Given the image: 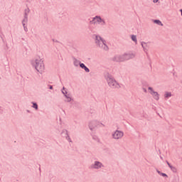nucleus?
<instances>
[{
  "mask_svg": "<svg viewBox=\"0 0 182 182\" xmlns=\"http://www.w3.org/2000/svg\"><path fill=\"white\" fill-rule=\"evenodd\" d=\"M33 65L36 68V70L39 72V73H42L43 70H45V64L43 63V60L41 58V57H37L33 61Z\"/></svg>",
  "mask_w": 182,
  "mask_h": 182,
  "instance_id": "f257e3e1",
  "label": "nucleus"
},
{
  "mask_svg": "<svg viewBox=\"0 0 182 182\" xmlns=\"http://www.w3.org/2000/svg\"><path fill=\"white\" fill-rule=\"evenodd\" d=\"M95 43L102 48L105 50H107L108 48L106 45V41H105L100 36H95Z\"/></svg>",
  "mask_w": 182,
  "mask_h": 182,
  "instance_id": "f03ea898",
  "label": "nucleus"
},
{
  "mask_svg": "<svg viewBox=\"0 0 182 182\" xmlns=\"http://www.w3.org/2000/svg\"><path fill=\"white\" fill-rule=\"evenodd\" d=\"M90 23H91V25H106V21H105L101 16H97L92 18Z\"/></svg>",
  "mask_w": 182,
  "mask_h": 182,
  "instance_id": "7ed1b4c3",
  "label": "nucleus"
},
{
  "mask_svg": "<svg viewBox=\"0 0 182 182\" xmlns=\"http://www.w3.org/2000/svg\"><path fill=\"white\" fill-rule=\"evenodd\" d=\"M107 80L110 87H112L113 89H120V84L115 81L114 78H113L112 77H108L107 78Z\"/></svg>",
  "mask_w": 182,
  "mask_h": 182,
  "instance_id": "20e7f679",
  "label": "nucleus"
},
{
  "mask_svg": "<svg viewBox=\"0 0 182 182\" xmlns=\"http://www.w3.org/2000/svg\"><path fill=\"white\" fill-rule=\"evenodd\" d=\"M134 55L130 54H123L122 55H117L114 58V60L116 62H124V60H129V59H132Z\"/></svg>",
  "mask_w": 182,
  "mask_h": 182,
  "instance_id": "39448f33",
  "label": "nucleus"
},
{
  "mask_svg": "<svg viewBox=\"0 0 182 182\" xmlns=\"http://www.w3.org/2000/svg\"><path fill=\"white\" fill-rule=\"evenodd\" d=\"M112 136L114 140H120L124 136V132L121 130H116L112 134Z\"/></svg>",
  "mask_w": 182,
  "mask_h": 182,
  "instance_id": "423d86ee",
  "label": "nucleus"
},
{
  "mask_svg": "<svg viewBox=\"0 0 182 182\" xmlns=\"http://www.w3.org/2000/svg\"><path fill=\"white\" fill-rule=\"evenodd\" d=\"M149 93L152 96L154 100L159 101L160 100V94L159 92L154 91L153 87H148Z\"/></svg>",
  "mask_w": 182,
  "mask_h": 182,
  "instance_id": "0eeeda50",
  "label": "nucleus"
},
{
  "mask_svg": "<svg viewBox=\"0 0 182 182\" xmlns=\"http://www.w3.org/2000/svg\"><path fill=\"white\" fill-rule=\"evenodd\" d=\"M103 167V164L99 161H95L94 164L91 166V168H102Z\"/></svg>",
  "mask_w": 182,
  "mask_h": 182,
  "instance_id": "6e6552de",
  "label": "nucleus"
},
{
  "mask_svg": "<svg viewBox=\"0 0 182 182\" xmlns=\"http://www.w3.org/2000/svg\"><path fill=\"white\" fill-rule=\"evenodd\" d=\"M171 96H173V94L171 93V92L166 91L164 92V99H170Z\"/></svg>",
  "mask_w": 182,
  "mask_h": 182,
  "instance_id": "1a4fd4ad",
  "label": "nucleus"
},
{
  "mask_svg": "<svg viewBox=\"0 0 182 182\" xmlns=\"http://www.w3.org/2000/svg\"><path fill=\"white\" fill-rule=\"evenodd\" d=\"M80 67L82 68V69H84V70L85 72H87V73H89V72H90V70L87 68V67H86V65H85L83 63H80Z\"/></svg>",
  "mask_w": 182,
  "mask_h": 182,
  "instance_id": "9d476101",
  "label": "nucleus"
},
{
  "mask_svg": "<svg viewBox=\"0 0 182 182\" xmlns=\"http://www.w3.org/2000/svg\"><path fill=\"white\" fill-rule=\"evenodd\" d=\"M167 164L169 167V168H171V171H173V173H177V168L173 166H171V164H170V163L167 162Z\"/></svg>",
  "mask_w": 182,
  "mask_h": 182,
  "instance_id": "9b49d317",
  "label": "nucleus"
},
{
  "mask_svg": "<svg viewBox=\"0 0 182 182\" xmlns=\"http://www.w3.org/2000/svg\"><path fill=\"white\" fill-rule=\"evenodd\" d=\"M154 23H156V25H159V26H163V23L160 20H154Z\"/></svg>",
  "mask_w": 182,
  "mask_h": 182,
  "instance_id": "f8f14e48",
  "label": "nucleus"
},
{
  "mask_svg": "<svg viewBox=\"0 0 182 182\" xmlns=\"http://www.w3.org/2000/svg\"><path fill=\"white\" fill-rule=\"evenodd\" d=\"M65 97L67 99V102H72V97H70V95H65Z\"/></svg>",
  "mask_w": 182,
  "mask_h": 182,
  "instance_id": "ddd939ff",
  "label": "nucleus"
},
{
  "mask_svg": "<svg viewBox=\"0 0 182 182\" xmlns=\"http://www.w3.org/2000/svg\"><path fill=\"white\" fill-rule=\"evenodd\" d=\"M132 40L135 42V43H137V38L136 36H132Z\"/></svg>",
  "mask_w": 182,
  "mask_h": 182,
  "instance_id": "4468645a",
  "label": "nucleus"
},
{
  "mask_svg": "<svg viewBox=\"0 0 182 182\" xmlns=\"http://www.w3.org/2000/svg\"><path fill=\"white\" fill-rule=\"evenodd\" d=\"M74 65H75V66H79V65H80V62L77 60H75L74 61Z\"/></svg>",
  "mask_w": 182,
  "mask_h": 182,
  "instance_id": "2eb2a0df",
  "label": "nucleus"
},
{
  "mask_svg": "<svg viewBox=\"0 0 182 182\" xmlns=\"http://www.w3.org/2000/svg\"><path fill=\"white\" fill-rule=\"evenodd\" d=\"M141 46L144 49H146V48H147V43H141Z\"/></svg>",
  "mask_w": 182,
  "mask_h": 182,
  "instance_id": "dca6fc26",
  "label": "nucleus"
},
{
  "mask_svg": "<svg viewBox=\"0 0 182 182\" xmlns=\"http://www.w3.org/2000/svg\"><path fill=\"white\" fill-rule=\"evenodd\" d=\"M33 107L34 109H36V110H38V105H37L36 103H33Z\"/></svg>",
  "mask_w": 182,
  "mask_h": 182,
  "instance_id": "f3484780",
  "label": "nucleus"
},
{
  "mask_svg": "<svg viewBox=\"0 0 182 182\" xmlns=\"http://www.w3.org/2000/svg\"><path fill=\"white\" fill-rule=\"evenodd\" d=\"M63 90L62 91V93L63 95H65V96H66V95H68V92H66V90H65V87H63Z\"/></svg>",
  "mask_w": 182,
  "mask_h": 182,
  "instance_id": "a211bd4d",
  "label": "nucleus"
},
{
  "mask_svg": "<svg viewBox=\"0 0 182 182\" xmlns=\"http://www.w3.org/2000/svg\"><path fill=\"white\" fill-rule=\"evenodd\" d=\"M26 22H28V18H24V20L23 21V26H25V23H26Z\"/></svg>",
  "mask_w": 182,
  "mask_h": 182,
  "instance_id": "6ab92c4d",
  "label": "nucleus"
},
{
  "mask_svg": "<svg viewBox=\"0 0 182 182\" xmlns=\"http://www.w3.org/2000/svg\"><path fill=\"white\" fill-rule=\"evenodd\" d=\"M161 176H162V177H167V174L164 173H161Z\"/></svg>",
  "mask_w": 182,
  "mask_h": 182,
  "instance_id": "aec40b11",
  "label": "nucleus"
},
{
  "mask_svg": "<svg viewBox=\"0 0 182 182\" xmlns=\"http://www.w3.org/2000/svg\"><path fill=\"white\" fill-rule=\"evenodd\" d=\"M154 4H157L159 2V0H153Z\"/></svg>",
  "mask_w": 182,
  "mask_h": 182,
  "instance_id": "412c9836",
  "label": "nucleus"
},
{
  "mask_svg": "<svg viewBox=\"0 0 182 182\" xmlns=\"http://www.w3.org/2000/svg\"><path fill=\"white\" fill-rule=\"evenodd\" d=\"M157 173H159L160 176H161L162 173L160 172V171H157Z\"/></svg>",
  "mask_w": 182,
  "mask_h": 182,
  "instance_id": "4be33fe9",
  "label": "nucleus"
},
{
  "mask_svg": "<svg viewBox=\"0 0 182 182\" xmlns=\"http://www.w3.org/2000/svg\"><path fill=\"white\" fill-rule=\"evenodd\" d=\"M50 89L52 90L53 89V87H52V85L50 86Z\"/></svg>",
  "mask_w": 182,
  "mask_h": 182,
  "instance_id": "5701e85b",
  "label": "nucleus"
},
{
  "mask_svg": "<svg viewBox=\"0 0 182 182\" xmlns=\"http://www.w3.org/2000/svg\"><path fill=\"white\" fill-rule=\"evenodd\" d=\"M180 12L181 13V16H182V9L180 10Z\"/></svg>",
  "mask_w": 182,
  "mask_h": 182,
  "instance_id": "b1692460",
  "label": "nucleus"
},
{
  "mask_svg": "<svg viewBox=\"0 0 182 182\" xmlns=\"http://www.w3.org/2000/svg\"><path fill=\"white\" fill-rule=\"evenodd\" d=\"M24 29H25L26 31H28V28H25V27H24Z\"/></svg>",
  "mask_w": 182,
  "mask_h": 182,
  "instance_id": "393cba45",
  "label": "nucleus"
},
{
  "mask_svg": "<svg viewBox=\"0 0 182 182\" xmlns=\"http://www.w3.org/2000/svg\"><path fill=\"white\" fill-rule=\"evenodd\" d=\"M144 90L145 92H147V90L146 89H144Z\"/></svg>",
  "mask_w": 182,
  "mask_h": 182,
  "instance_id": "a878e982",
  "label": "nucleus"
}]
</instances>
